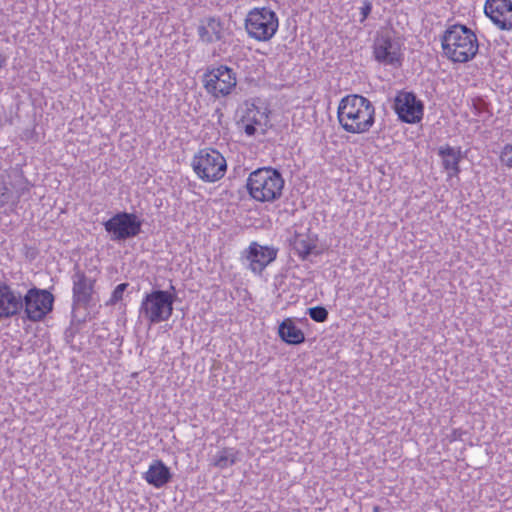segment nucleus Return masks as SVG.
Segmentation results:
<instances>
[{
    "mask_svg": "<svg viewBox=\"0 0 512 512\" xmlns=\"http://www.w3.org/2000/svg\"><path fill=\"white\" fill-rule=\"evenodd\" d=\"M500 161L508 168H512V144H507L503 147L500 154Z\"/></svg>",
    "mask_w": 512,
    "mask_h": 512,
    "instance_id": "a878e982",
    "label": "nucleus"
},
{
    "mask_svg": "<svg viewBox=\"0 0 512 512\" xmlns=\"http://www.w3.org/2000/svg\"><path fill=\"white\" fill-rule=\"evenodd\" d=\"M236 455L234 448H223L213 456L211 464L219 469H226L235 464Z\"/></svg>",
    "mask_w": 512,
    "mask_h": 512,
    "instance_id": "412c9836",
    "label": "nucleus"
},
{
    "mask_svg": "<svg viewBox=\"0 0 512 512\" xmlns=\"http://www.w3.org/2000/svg\"><path fill=\"white\" fill-rule=\"evenodd\" d=\"M373 55L385 66L400 67L403 60L401 43L389 33L378 34L373 44Z\"/></svg>",
    "mask_w": 512,
    "mask_h": 512,
    "instance_id": "9b49d317",
    "label": "nucleus"
},
{
    "mask_svg": "<svg viewBox=\"0 0 512 512\" xmlns=\"http://www.w3.org/2000/svg\"><path fill=\"white\" fill-rule=\"evenodd\" d=\"M284 184L282 174L272 167L256 169L249 174L246 181L250 197L261 203L274 202L280 199Z\"/></svg>",
    "mask_w": 512,
    "mask_h": 512,
    "instance_id": "7ed1b4c3",
    "label": "nucleus"
},
{
    "mask_svg": "<svg viewBox=\"0 0 512 512\" xmlns=\"http://www.w3.org/2000/svg\"><path fill=\"white\" fill-rule=\"evenodd\" d=\"M371 11H372V3L368 0H365L363 2V6L360 8V13H361L360 22L361 23H363L367 19V17L371 13Z\"/></svg>",
    "mask_w": 512,
    "mask_h": 512,
    "instance_id": "bb28decb",
    "label": "nucleus"
},
{
    "mask_svg": "<svg viewBox=\"0 0 512 512\" xmlns=\"http://www.w3.org/2000/svg\"><path fill=\"white\" fill-rule=\"evenodd\" d=\"M199 39L206 44L221 41L224 38V24L217 17H208L197 28Z\"/></svg>",
    "mask_w": 512,
    "mask_h": 512,
    "instance_id": "dca6fc26",
    "label": "nucleus"
},
{
    "mask_svg": "<svg viewBox=\"0 0 512 512\" xmlns=\"http://www.w3.org/2000/svg\"><path fill=\"white\" fill-rule=\"evenodd\" d=\"M22 310L31 322L42 321L53 309L54 296L45 289L33 287L22 296Z\"/></svg>",
    "mask_w": 512,
    "mask_h": 512,
    "instance_id": "1a4fd4ad",
    "label": "nucleus"
},
{
    "mask_svg": "<svg viewBox=\"0 0 512 512\" xmlns=\"http://www.w3.org/2000/svg\"><path fill=\"white\" fill-rule=\"evenodd\" d=\"M142 220L134 213L118 212L104 222V228L112 241H125L138 236Z\"/></svg>",
    "mask_w": 512,
    "mask_h": 512,
    "instance_id": "9d476101",
    "label": "nucleus"
},
{
    "mask_svg": "<svg viewBox=\"0 0 512 512\" xmlns=\"http://www.w3.org/2000/svg\"><path fill=\"white\" fill-rule=\"evenodd\" d=\"M279 28V18L274 10L268 7H255L245 18V29L248 36L260 42L269 41Z\"/></svg>",
    "mask_w": 512,
    "mask_h": 512,
    "instance_id": "39448f33",
    "label": "nucleus"
},
{
    "mask_svg": "<svg viewBox=\"0 0 512 512\" xmlns=\"http://www.w3.org/2000/svg\"><path fill=\"white\" fill-rule=\"evenodd\" d=\"M443 55L454 63H466L472 60L479 49L475 33L465 25L449 26L441 36Z\"/></svg>",
    "mask_w": 512,
    "mask_h": 512,
    "instance_id": "f03ea898",
    "label": "nucleus"
},
{
    "mask_svg": "<svg viewBox=\"0 0 512 512\" xmlns=\"http://www.w3.org/2000/svg\"><path fill=\"white\" fill-rule=\"evenodd\" d=\"M268 120V116L264 111L258 109L255 105H252L250 108H247L245 114L243 115L241 122H248L256 127H262L266 125Z\"/></svg>",
    "mask_w": 512,
    "mask_h": 512,
    "instance_id": "4be33fe9",
    "label": "nucleus"
},
{
    "mask_svg": "<svg viewBox=\"0 0 512 512\" xmlns=\"http://www.w3.org/2000/svg\"><path fill=\"white\" fill-rule=\"evenodd\" d=\"M72 281V308H88L95 305L97 278L83 271L78 264L73 268Z\"/></svg>",
    "mask_w": 512,
    "mask_h": 512,
    "instance_id": "6e6552de",
    "label": "nucleus"
},
{
    "mask_svg": "<svg viewBox=\"0 0 512 512\" xmlns=\"http://www.w3.org/2000/svg\"><path fill=\"white\" fill-rule=\"evenodd\" d=\"M243 124V130L245 132V134L247 136H254L256 131H257V127L255 125H252L251 123H248V122H242Z\"/></svg>",
    "mask_w": 512,
    "mask_h": 512,
    "instance_id": "cd10ccee",
    "label": "nucleus"
},
{
    "mask_svg": "<svg viewBox=\"0 0 512 512\" xmlns=\"http://www.w3.org/2000/svg\"><path fill=\"white\" fill-rule=\"evenodd\" d=\"M6 62L7 58L3 54H0V69L6 65Z\"/></svg>",
    "mask_w": 512,
    "mask_h": 512,
    "instance_id": "c85d7f7f",
    "label": "nucleus"
},
{
    "mask_svg": "<svg viewBox=\"0 0 512 512\" xmlns=\"http://www.w3.org/2000/svg\"><path fill=\"white\" fill-rule=\"evenodd\" d=\"M143 479L155 488H162L171 481L172 474L162 460H153Z\"/></svg>",
    "mask_w": 512,
    "mask_h": 512,
    "instance_id": "f3484780",
    "label": "nucleus"
},
{
    "mask_svg": "<svg viewBox=\"0 0 512 512\" xmlns=\"http://www.w3.org/2000/svg\"><path fill=\"white\" fill-rule=\"evenodd\" d=\"M308 314L315 322H324L328 318V311L323 306H315L308 309Z\"/></svg>",
    "mask_w": 512,
    "mask_h": 512,
    "instance_id": "b1692460",
    "label": "nucleus"
},
{
    "mask_svg": "<svg viewBox=\"0 0 512 512\" xmlns=\"http://www.w3.org/2000/svg\"><path fill=\"white\" fill-rule=\"evenodd\" d=\"M175 293L164 290H153L146 293L139 307V318L149 325L168 321L173 313Z\"/></svg>",
    "mask_w": 512,
    "mask_h": 512,
    "instance_id": "20e7f679",
    "label": "nucleus"
},
{
    "mask_svg": "<svg viewBox=\"0 0 512 512\" xmlns=\"http://www.w3.org/2000/svg\"><path fill=\"white\" fill-rule=\"evenodd\" d=\"M438 155L442 159V166L448 172L450 177L457 176L460 173L459 163L462 159L461 148H454L450 145L441 146L438 149Z\"/></svg>",
    "mask_w": 512,
    "mask_h": 512,
    "instance_id": "a211bd4d",
    "label": "nucleus"
},
{
    "mask_svg": "<svg viewBox=\"0 0 512 512\" xmlns=\"http://www.w3.org/2000/svg\"><path fill=\"white\" fill-rule=\"evenodd\" d=\"M376 109L373 103L359 94L343 97L337 108L341 128L351 134H364L375 124Z\"/></svg>",
    "mask_w": 512,
    "mask_h": 512,
    "instance_id": "f257e3e1",
    "label": "nucleus"
},
{
    "mask_svg": "<svg viewBox=\"0 0 512 512\" xmlns=\"http://www.w3.org/2000/svg\"><path fill=\"white\" fill-rule=\"evenodd\" d=\"M373 512H380V507L379 506H374L373 507Z\"/></svg>",
    "mask_w": 512,
    "mask_h": 512,
    "instance_id": "c756f323",
    "label": "nucleus"
},
{
    "mask_svg": "<svg viewBox=\"0 0 512 512\" xmlns=\"http://www.w3.org/2000/svg\"><path fill=\"white\" fill-rule=\"evenodd\" d=\"M393 108L399 119L406 123H418L423 117L424 105L413 92H398Z\"/></svg>",
    "mask_w": 512,
    "mask_h": 512,
    "instance_id": "f8f14e48",
    "label": "nucleus"
},
{
    "mask_svg": "<svg viewBox=\"0 0 512 512\" xmlns=\"http://www.w3.org/2000/svg\"><path fill=\"white\" fill-rule=\"evenodd\" d=\"M278 333L287 344L297 345L305 341L304 333L291 319H285L279 325Z\"/></svg>",
    "mask_w": 512,
    "mask_h": 512,
    "instance_id": "aec40b11",
    "label": "nucleus"
},
{
    "mask_svg": "<svg viewBox=\"0 0 512 512\" xmlns=\"http://www.w3.org/2000/svg\"><path fill=\"white\" fill-rule=\"evenodd\" d=\"M192 167L198 178L208 183L222 179L227 171L226 159L213 148L199 150L192 159Z\"/></svg>",
    "mask_w": 512,
    "mask_h": 512,
    "instance_id": "423d86ee",
    "label": "nucleus"
},
{
    "mask_svg": "<svg viewBox=\"0 0 512 512\" xmlns=\"http://www.w3.org/2000/svg\"><path fill=\"white\" fill-rule=\"evenodd\" d=\"M292 247L295 254L305 260L316 249L317 237L310 233H296L292 241Z\"/></svg>",
    "mask_w": 512,
    "mask_h": 512,
    "instance_id": "6ab92c4d",
    "label": "nucleus"
},
{
    "mask_svg": "<svg viewBox=\"0 0 512 512\" xmlns=\"http://www.w3.org/2000/svg\"><path fill=\"white\" fill-rule=\"evenodd\" d=\"M203 86L212 97H227L237 85L236 73L226 65L209 68L203 75Z\"/></svg>",
    "mask_w": 512,
    "mask_h": 512,
    "instance_id": "0eeeda50",
    "label": "nucleus"
},
{
    "mask_svg": "<svg viewBox=\"0 0 512 512\" xmlns=\"http://www.w3.org/2000/svg\"><path fill=\"white\" fill-rule=\"evenodd\" d=\"M22 295L0 282V318H10L22 311Z\"/></svg>",
    "mask_w": 512,
    "mask_h": 512,
    "instance_id": "2eb2a0df",
    "label": "nucleus"
},
{
    "mask_svg": "<svg viewBox=\"0 0 512 512\" xmlns=\"http://www.w3.org/2000/svg\"><path fill=\"white\" fill-rule=\"evenodd\" d=\"M276 257L277 250L273 247L262 246L257 242H252L245 251L243 259L247 262V267L253 273L261 274Z\"/></svg>",
    "mask_w": 512,
    "mask_h": 512,
    "instance_id": "ddd939ff",
    "label": "nucleus"
},
{
    "mask_svg": "<svg viewBox=\"0 0 512 512\" xmlns=\"http://www.w3.org/2000/svg\"><path fill=\"white\" fill-rule=\"evenodd\" d=\"M484 13L501 30L512 29V1L486 0Z\"/></svg>",
    "mask_w": 512,
    "mask_h": 512,
    "instance_id": "4468645a",
    "label": "nucleus"
},
{
    "mask_svg": "<svg viewBox=\"0 0 512 512\" xmlns=\"http://www.w3.org/2000/svg\"><path fill=\"white\" fill-rule=\"evenodd\" d=\"M129 286V283H121L115 287L113 290L110 299L107 302V305H115L119 301L122 300L123 294L127 287Z\"/></svg>",
    "mask_w": 512,
    "mask_h": 512,
    "instance_id": "393cba45",
    "label": "nucleus"
},
{
    "mask_svg": "<svg viewBox=\"0 0 512 512\" xmlns=\"http://www.w3.org/2000/svg\"><path fill=\"white\" fill-rule=\"evenodd\" d=\"M12 190L9 188L8 183L4 177L0 175V209L9 205L10 203L15 204L17 201L14 199Z\"/></svg>",
    "mask_w": 512,
    "mask_h": 512,
    "instance_id": "5701e85b",
    "label": "nucleus"
}]
</instances>
